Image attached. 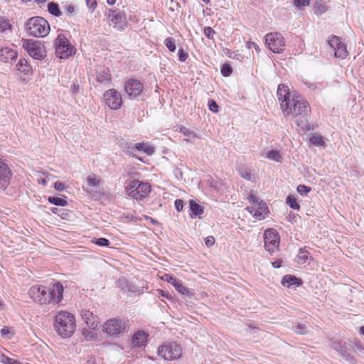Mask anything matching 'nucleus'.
<instances>
[{
    "mask_svg": "<svg viewBox=\"0 0 364 364\" xmlns=\"http://www.w3.org/2000/svg\"><path fill=\"white\" fill-rule=\"evenodd\" d=\"M64 288L60 282L55 283L51 288L34 285L28 291L31 298L39 304H58L63 299Z\"/></svg>",
    "mask_w": 364,
    "mask_h": 364,
    "instance_id": "f03ea898",
    "label": "nucleus"
},
{
    "mask_svg": "<svg viewBox=\"0 0 364 364\" xmlns=\"http://www.w3.org/2000/svg\"><path fill=\"white\" fill-rule=\"evenodd\" d=\"M296 189L297 192L301 195H306L311 191V188L305 185H299Z\"/></svg>",
    "mask_w": 364,
    "mask_h": 364,
    "instance_id": "79ce46f5",
    "label": "nucleus"
},
{
    "mask_svg": "<svg viewBox=\"0 0 364 364\" xmlns=\"http://www.w3.org/2000/svg\"><path fill=\"white\" fill-rule=\"evenodd\" d=\"M79 90V85H74L72 87V91L73 92H77Z\"/></svg>",
    "mask_w": 364,
    "mask_h": 364,
    "instance_id": "052dcab7",
    "label": "nucleus"
},
{
    "mask_svg": "<svg viewBox=\"0 0 364 364\" xmlns=\"http://www.w3.org/2000/svg\"><path fill=\"white\" fill-rule=\"evenodd\" d=\"M309 256V252L302 248L299 250V253L297 255L298 260L300 263H305Z\"/></svg>",
    "mask_w": 364,
    "mask_h": 364,
    "instance_id": "c9c22d12",
    "label": "nucleus"
},
{
    "mask_svg": "<svg viewBox=\"0 0 364 364\" xmlns=\"http://www.w3.org/2000/svg\"><path fill=\"white\" fill-rule=\"evenodd\" d=\"M16 69L24 74H27L29 73L31 68L27 60L23 58L20 59L17 63Z\"/></svg>",
    "mask_w": 364,
    "mask_h": 364,
    "instance_id": "bb28decb",
    "label": "nucleus"
},
{
    "mask_svg": "<svg viewBox=\"0 0 364 364\" xmlns=\"http://www.w3.org/2000/svg\"><path fill=\"white\" fill-rule=\"evenodd\" d=\"M108 18L113 27L119 31L123 30L127 26V19L124 12L109 11Z\"/></svg>",
    "mask_w": 364,
    "mask_h": 364,
    "instance_id": "4468645a",
    "label": "nucleus"
},
{
    "mask_svg": "<svg viewBox=\"0 0 364 364\" xmlns=\"http://www.w3.org/2000/svg\"><path fill=\"white\" fill-rule=\"evenodd\" d=\"M92 242L101 247H109L110 245V242L105 237L93 240Z\"/></svg>",
    "mask_w": 364,
    "mask_h": 364,
    "instance_id": "ea45409f",
    "label": "nucleus"
},
{
    "mask_svg": "<svg viewBox=\"0 0 364 364\" xmlns=\"http://www.w3.org/2000/svg\"><path fill=\"white\" fill-rule=\"evenodd\" d=\"M23 47L29 55L36 60H42L46 55L44 46L38 41L26 40L23 43Z\"/></svg>",
    "mask_w": 364,
    "mask_h": 364,
    "instance_id": "1a4fd4ad",
    "label": "nucleus"
},
{
    "mask_svg": "<svg viewBox=\"0 0 364 364\" xmlns=\"http://www.w3.org/2000/svg\"><path fill=\"white\" fill-rule=\"evenodd\" d=\"M102 330L110 336H119L127 332L126 321L116 318L109 319L104 323Z\"/></svg>",
    "mask_w": 364,
    "mask_h": 364,
    "instance_id": "6e6552de",
    "label": "nucleus"
},
{
    "mask_svg": "<svg viewBox=\"0 0 364 364\" xmlns=\"http://www.w3.org/2000/svg\"><path fill=\"white\" fill-rule=\"evenodd\" d=\"M267 157L277 162H280L282 159L280 153L277 150H272L268 151L267 154Z\"/></svg>",
    "mask_w": 364,
    "mask_h": 364,
    "instance_id": "72a5a7b5",
    "label": "nucleus"
},
{
    "mask_svg": "<svg viewBox=\"0 0 364 364\" xmlns=\"http://www.w3.org/2000/svg\"><path fill=\"white\" fill-rule=\"evenodd\" d=\"M87 6L90 9L94 10L97 6V1L96 0H85Z\"/></svg>",
    "mask_w": 364,
    "mask_h": 364,
    "instance_id": "8fccbe9b",
    "label": "nucleus"
},
{
    "mask_svg": "<svg viewBox=\"0 0 364 364\" xmlns=\"http://www.w3.org/2000/svg\"><path fill=\"white\" fill-rule=\"evenodd\" d=\"M189 208L191 212V217L192 218L196 217L200 218V215L203 213V208L200 204H198L194 200H190Z\"/></svg>",
    "mask_w": 364,
    "mask_h": 364,
    "instance_id": "5701e85b",
    "label": "nucleus"
},
{
    "mask_svg": "<svg viewBox=\"0 0 364 364\" xmlns=\"http://www.w3.org/2000/svg\"><path fill=\"white\" fill-rule=\"evenodd\" d=\"M164 277L166 280L172 284L180 294L182 295L189 294V289L184 287L180 280L168 274H165Z\"/></svg>",
    "mask_w": 364,
    "mask_h": 364,
    "instance_id": "6ab92c4d",
    "label": "nucleus"
},
{
    "mask_svg": "<svg viewBox=\"0 0 364 364\" xmlns=\"http://www.w3.org/2000/svg\"><path fill=\"white\" fill-rule=\"evenodd\" d=\"M143 87L142 83L136 79L128 80L124 84L125 92L129 97H133L139 96L141 93Z\"/></svg>",
    "mask_w": 364,
    "mask_h": 364,
    "instance_id": "2eb2a0df",
    "label": "nucleus"
},
{
    "mask_svg": "<svg viewBox=\"0 0 364 364\" xmlns=\"http://www.w3.org/2000/svg\"><path fill=\"white\" fill-rule=\"evenodd\" d=\"M294 330L299 334H306L310 332L311 326L306 323H299L294 327Z\"/></svg>",
    "mask_w": 364,
    "mask_h": 364,
    "instance_id": "cd10ccee",
    "label": "nucleus"
},
{
    "mask_svg": "<svg viewBox=\"0 0 364 364\" xmlns=\"http://www.w3.org/2000/svg\"><path fill=\"white\" fill-rule=\"evenodd\" d=\"M150 191V185L148 183L141 182L139 180L130 181L127 187V195L136 200L146 197Z\"/></svg>",
    "mask_w": 364,
    "mask_h": 364,
    "instance_id": "423d86ee",
    "label": "nucleus"
},
{
    "mask_svg": "<svg viewBox=\"0 0 364 364\" xmlns=\"http://www.w3.org/2000/svg\"><path fill=\"white\" fill-rule=\"evenodd\" d=\"M48 10L51 14H53L55 16H60L62 14L58 5L54 2L48 3Z\"/></svg>",
    "mask_w": 364,
    "mask_h": 364,
    "instance_id": "473e14b6",
    "label": "nucleus"
},
{
    "mask_svg": "<svg viewBox=\"0 0 364 364\" xmlns=\"http://www.w3.org/2000/svg\"><path fill=\"white\" fill-rule=\"evenodd\" d=\"M309 141L314 146L322 147L325 146V141L323 137L320 135L314 134L310 136Z\"/></svg>",
    "mask_w": 364,
    "mask_h": 364,
    "instance_id": "c85d7f7f",
    "label": "nucleus"
},
{
    "mask_svg": "<svg viewBox=\"0 0 364 364\" xmlns=\"http://www.w3.org/2000/svg\"><path fill=\"white\" fill-rule=\"evenodd\" d=\"M272 265L274 267V268H279L280 267L281 264H280V262H278V261H275V262H273L272 263Z\"/></svg>",
    "mask_w": 364,
    "mask_h": 364,
    "instance_id": "6e6d98bb",
    "label": "nucleus"
},
{
    "mask_svg": "<svg viewBox=\"0 0 364 364\" xmlns=\"http://www.w3.org/2000/svg\"><path fill=\"white\" fill-rule=\"evenodd\" d=\"M147 334L142 331H139L135 333L132 338V346L135 348H141L145 346L147 341Z\"/></svg>",
    "mask_w": 364,
    "mask_h": 364,
    "instance_id": "aec40b11",
    "label": "nucleus"
},
{
    "mask_svg": "<svg viewBox=\"0 0 364 364\" xmlns=\"http://www.w3.org/2000/svg\"><path fill=\"white\" fill-rule=\"evenodd\" d=\"M246 210L252 214L254 218L259 220L264 219L269 212L267 204L262 200L257 204L247 207Z\"/></svg>",
    "mask_w": 364,
    "mask_h": 364,
    "instance_id": "dca6fc26",
    "label": "nucleus"
},
{
    "mask_svg": "<svg viewBox=\"0 0 364 364\" xmlns=\"http://www.w3.org/2000/svg\"><path fill=\"white\" fill-rule=\"evenodd\" d=\"M134 148L137 151H143L148 155H152L155 151L154 147L149 143H136L134 144Z\"/></svg>",
    "mask_w": 364,
    "mask_h": 364,
    "instance_id": "393cba45",
    "label": "nucleus"
},
{
    "mask_svg": "<svg viewBox=\"0 0 364 364\" xmlns=\"http://www.w3.org/2000/svg\"><path fill=\"white\" fill-rule=\"evenodd\" d=\"M74 10H75V8L74 6H71V5H69L68 7H67V11L70 13H73L74 12Z\"/></svg>",
    "mask_w": 364,
    "mask_h": 364,
    "instance_id": "bf43d9fd",
    "label": "nucleus"
},
{
    "mask_svg": "<svg viewBox=\"0 0 364 364\" xmlns=\"http://www.w3.org/2000/svg\"><path fill=\"white\" fill-rule=\"evenodd\" d=\"M232 70L230 65L224 64L221 68V73L224 77H228L232 73Z\"/></svg>",
    "mask_w": 364,
    "mask_h": 364,
    "instance_id": "a19ab883",
    "label": "nucleus"
},
{
    "mask_svg": "<svg viewBox=\"0 0 364 364\" xmlns=\"http://www.w3.org/2000/svg\"><path fill=\"white\" fill-rule=\"evenodd\" d=\"M17 55V52L15 50L8 47L2 48L0 50V58L4 62H8L9 60H14L16 59Z\"/></svg>",
    "mask_w": 364,
    "mask_h": 364,
    "instance_id": "412c9836",
    "label": "nucleus"
},
{
    "mask_svg": "<svg viewBox=\"0 0 364 364\" xmlns=\"http://www.w3.org/2000/svg\"><path fill=\"white\" fill-rule=\"evenodd\" d=\"M158 355L166 360H175L181 356L182 348L176 342L165 343L159 347Z\"/></svg>",
    "mask_w": 364,
    "mask_h": 364,
    "instance_id": "39448f33",
    "label": "nucleus"
},
{
    "mask_svg": "<svg viewBox=\"0 0 364 364\" xmlns=\"http://www.w3.org/2000/svg\"><path fill=\"white\" fill-rule=\"evenodd\" d=\"M205 243L208 247L212 246L215 243V238L213 236L207 237Z\"/></svg>",
    "mask_w": 364,
    "mask_h": 364,
    "instance_id": "3c124183",
    "label": "nucleus"
},
{
    "mask_svg": "<svg viewBox=\"0 0 364 364\" xmlns=\"http://www.w3.org/2000/svg\"><path fill=\"white\" fill-rule=\"evenodd\" d=\"M188 58V54L184 52V50L181 48L178 50V58H179V60L181 61V62H185L186 60Z\"/></svg>",
    "mask_w": 364,
    "mask_h": 364,
    "instance_id": "49530a36",
    "label": "nucleus"
},
{
    "mask_svg": "<svg viewBox=\"0 0 364 364\" xmlns=\"http://www.w3.org/2000/svg\"><path fill=\"white\" fill-rule=\"evenodd\" d=\"M26 29L29 35L41 38L46 36L50 31L48 21L42 17L31 18L26 23Z\"/></svg>",
    "mask_w": 364,
    "mask_h": 364,
    "instance_id": "20e7f679",
    "label": "nucleus"
},
{
    "mask_svg": "<svg viewBox=\"0 0 364 364\" xmlns=\"http://www.w3.org/2000/svg\"><path fill=\"white\" fill-rule=\"evenodd\" d=\"M11 28V24L9 21L4 17L0 16V32H4L5 31Z\"/></svg>",
    "mask_w": 364,
    "mask_h": 364,
    "instance_id": "58836bf2",
    "label": "nucleus"
},
{
    "mask_svg": "<svg viewBox=\"0 0 364 364\" xmlns=\"http://www.w3.org/2000/svg\"><path fill=\"white\" fill-rule=\"evenodd\" d=\"M265 43L273 53H280L284 50V40L279 33H267L265 36Z\"/></svg>",
    "mask_w": 364,
    "mask_h": 364,
    "instance_id": "9d476101",
    "label": "nucleus"
},
{
    "mask_svg": "<svg viewBox=\"0 0 364 364\" xmlns=\"http://www.w3.org/2000/svg\"><path fill=\"white\" fill-rule=\"evenodd\" d=\"M101 181L94 173H91L87 177V183L89 186L98 187L100 186Z\"/></svg>",
    "mask_w": 364,
    "mask_h": 364,
    "instance_id": "c756f323",
    "label": "nucleus"
},
{
    "mask_svg": "<svg viewBox=\"0 0 364 364\" xmlns=\"http://www.w3.org/2000/svg\"><path fill=\"white\" fill-rule=\"evenodd\" d=\"M122 289L124 291H131V292L136 291V287L134 285L127 284L126 287H123Z\"/></svg>",
    "mask_w": 364,
    "mask_h": 364,
    "instance_id": "5fc2aeb1",
    "label": "nucleus"
},
{
    "mask_svg": "<svg viewBox=\"0 0 364 364\" xmlns=\"http://www.w3.org/2000/svg\"><path fill=\"white\" fill-rule=\"evenodd\" d=\"M105 105L111 109L117 110L122 105V98L120 92L114 89L107 90L103 95Z\"/></svg>",
    "mask_w": 364,
    "mask_h": 364,
    "instance_id": "f8f14e48",
    "label": "nucleus"
},
{
    "mask_svg": "<svg viewBox=\"0 0 364 364\" xmlns=\"http://www.w3.org/2000/svg\"><path fill=\"white\" fill-rule=\"evenodd\" d=\"M282 284L284 286L290 287L291 286H299L301 284V280L292 275H285L282 280Z\"/></svg>",
    "mask_w": 364,
    "mask_h": 364,
    "instance_id": "b1692460",
    "label": "nucleus"
},
{
    "mask_svg": "<svg viewBox=\"0 0 364 364\" xmlns=\"http://www.w3.org/2000/svg\"><path fill=\"white\" fill-rule=\"evenodd\" d=\"M204 34L209 39L213 38V35L215 34V31L210 26H207L203 30Z\"/></svg>",
    "mask_w": 364,
    "mask_h": 364,
    "instance_id": "37998d69",
    "label": "nucleus"
},
{
    "mask_svg": "<svg viewBox=\"0 0 364 364\" xmlns=\"http://www.w3.org/2000/svg\"><path fill=\"white\" fill-rule=\"evenodd\" d=\"M251 44H252V47H253V48H255L257 52H259L260 49H259V46H258V45H257V43H254V42H252V43H251Z\"/></svg>",
    "mask_w": 364,
    "mask_h": 364,
    "instance_id": "13d9d810",
    "label": "nucleus"
},
{
    "mask_svg": "<svg viewBox=\"0 0 364 364\" xmlns=\"http://www.w3.org/2000/svg\"><path fill=\"white\" fill-rule=\"evenodd\" d=\"M107 4L112 5L116 2V0H107Z\"/></svg>",
    "mask_w": 364,
    "mask_h": 364,
    "instance_id": "338daca9",
    "label": "nucleus"
},
{
    "mask_svg": "<svg viewBox=\"0 0 364 364\" xmlns=\"http://www.w3.org/2000/svg\"><path fill=\"white\" fill-rule=\"evenodd\" d=\"M239 173L240 176L247 181L251 180L252 178V172L250 168L247 167H241L239 168Z\"/></svg>",
    "mask_w": 364,
    "mask_h": 364,
    "instance_id": "f704fd0d",
    "label": "nucleus"
},
{
    "mask_svg": "<svg viewBox=\"0 0 364 364\" xmlns=\"http://www.w3.org/2000/svg\"><path fill=\"white\" fill-rule=\"evenodd\" d=\"M294 4L298 9H301L303 6H308L309 0H294Z\"/></svg>",
    "mask_w": 364,
    "mask_h": 364,
    "instance_id": "a18cd8bd",
    "label": "nucleus"
},
{
    "mask_svg": "<svg viewBox=\"0 0 364 364\" xmlns=\"http://www.w3.org/2000/svg\"><path fill=\"white\" fill-rule=\"evenodd\" d=\"M38 183L43 184V186H46L47 181L45 178L38 179Z\"/></svg>",
    "mask_w": 364,
    "mask_h": 364,
    "instance_id": "680f3d73",
    "label": "nucleus"
},
{
    "mask_svg": "<svg viewBox=\"0 0 364 364\" xmlns=\"http://www.w3.org/2000/svg\"><path fill=\"white\" fill-rule=\"evenodd\" d=\"M11 172L8 165L0 159V188H6L9 183Z\"/></svg>",
    "mask_w": 364,
    "mask_h": 364,
    "instance_id": "a211bd4d",
    "label": "nucleus"
},
{
    "mask_svg": "<svg viewBox=\"0 0 364 364\" xmlns=\"http://www.w3.org/2000/svg\"><path fill=\"white\" fill-rule=\"evenodd\" d=\"M208 107L209 109L214 113H217L218 112V106L213 100H210L208 101Z\"/></svg>",
    "mask_w": 364,
    "mask_h": 364,
    "instance_id": "c03bdc74",
    "label": "nucleus"
},
{
    "mask_svg": "<svg viewBox=\"0 0 364 364\" xmlns=\"http://www.w3.org/2000/svg\"><path fill=\"white\" fill-rule=\"evenodd\" d=\"M164 43H165L166 46L167 47V48L171 52H174L176 50V43H175V40L173 38L168 37V38H166L164 41Z\"/></svg>",
    "mask_w": 364,
    "mask_h": 364,
    "instance_id": "e433bc0d",
    "label": "nucleus"
},
{
    "mask_svg": "<svg viewBox=\"0 0 364 364\" xmlns=\"http://www.w3.org/2000/svg\"><path fill=\"white\" fill-rule=\"evenodd\" d=\"M175 208L178 212H181L183 208V201L181 199L176 200Z\"/></svg>",
    "mask_w": 364,
    "mask_h": 364,
    "instance_id": "de8ad7c7",
    "label": "nucleus"
},
{
    "mask_svg": "<svg viewBox=\"0 0 364 364\" xmlns=\"http://www.w3.org/2000/svg\"><path fill=\"white\" fill-rule=\"evenodd\" d=\"M360 332L364 335V326L360 327Z\"/></svg>",
    "mask_w": 364,
    "mask_h": 364,
    "instance_id": "774afa93",
    "label": "nucleus"
},
{
    "mask_svg": "<svg viewBox=\"0 0 364 364\" xmlns=\"http://www.w3.org/2000/svg\"><path fill=\"white\" fill-rule=\"evenodd\" d=\"M180 132L187 137L184 140H186L188 142L191 141V138H200V136H198L196 133L190 131L188 128L184 127L180 128Z\"/></svg>",
    "mask_w": 364,
    "mask_h": 364,
    "instance_id": "2f4dec72",
    "label": "nucleus"
},
{
    "mask_svg": "<svg viewBox=\"0 0 364 364\" xmlns=\"http://www.w3.org/2000/svg\"><path fill=\"white\" fill-rule=\"evenodd\" d=\"M53 327L61 338H70L76 329L75 317L68 311H60L54 316Z\"/></svg>",
    "mask_w": 364,
    "mask_h": 364,
    "instance_id": "7ed1b4c3",
    "label": "nucleus"
},
{
    "mask_svg": "<svg viewBox=\"0 0 364 364\" xmlns=\"http://www.w3.org/2000/svg\"><path fill=\"white\" fill-rule=\"evenodd\" d=\"M10 354L11 356L1 354L0 355V362L2 364H21V362L17 359L16 355L11 353Z\"/></svg>",
    "mask_w": 364,
    "mask_h": 364,
    "instance_id": "a878e982",
    "label": "nucleus"
},
{
    "mask_svg": "<svg viewBox=\"0 0 364 364\" xmlns=\"http://www.w3.org/2000/svg\"><path fill=\"white\" fill-rule=\"evenodd\" d=\"M50 211H51L53 213L58 214V212L59 211V209H58V208H50Z\"/></svg>",
    "mask_w": 364,
    "mask_h": 364,
    "instance_id": "e2e57ef3",
    "label": "nucleus"
},
{
    "mask_svg": "<svg viewBox=\"0 0 364 364\" xmlns=\"http://www.w3.org/2000/svg\"><path fill=\"white\" fill-rule=\"evenodd\" d=\"M277 95L284 114L292 116L296 119L295 122L298 127L303 129H306L311 112L308 102L299 95H291L288 86L284 84L278 86Z\"/></svg>",
    "mask_w": 364,
    "mask_h": 364,
    "instance_id": "f257e3e1",
    "label": "nucleus"
},
{
    "mask_svg": "<svg viewBox=\"0 0 364 364\" xmlns=\"http://www.w3.org/2000/svg\"><path fill=\"white\" fill-rule=\"evenodd\" d=\"M54 43L55 55L59 58H68L75 53L74 47L70 43L68 39L64 35H58Z\"/></svg>",
    "mask_w": 364,
    "mask_h": 364,
    "instance_id": "0eeeda50",
    "label": "nucleus"
},
{
    "mask_svg": "<svg viewBox=\"0 0 364 364\" xmlns=\"http://www.w3.org/2000/svg\"><path fill=\"white\" fill-rule=\"evenodd\" d=\"M1 334L4 338H10V329L7 326H4L1 331Z\"/></svg>",
    "mask_w": 364,
    "mask_h": 364,
    "instance_id": "09e8293b",
    "label": "nucleus"
},
{
    "mask_svg": "<svg viewBox=\"0 0 364 364\" xmlns=\"http://www.w3.org/2000/svg\"><path fill=\"white\" fill-rule=\"evenodd\" d=\"M279 240L280 238L276 230L268 228L264 230V242L267 251L273 253L278 250Z\"/></svg>",
    "mask_w": 364,
    "mask_h": 364,
    "instance_id": "9b49d317",
    "label": "nucleus"
},
{
    "mask_svg": "<svg viewBox=\"0 0 364 364\" xmlns=\"http://www.w3.org/2000/svg\"><path fill=\"white\" fill-rule=\"evenodd\" d=\"M306 85L308 86L309 88L314 90L315 88V85L312 83H307L306 82Z\"/></svg>",
    "mask_w": 364,
    "mask_h": 364,
    "instance_id": "0e129e2a",
    "label": "nucleus"
},
{
    "mask_svg": "<svg viewBox=\"0 0 364 364\" xmlns=\"http://www.w3.org/2000/svg\"><path fill=\"white\" fill-rule=\"evenodd\" d=\"M249 201L252 203V205H255L257 204V203H259L261 200H259L256 196L252 193L250 195Z\"/></svg>",
    "mask_w": 364,
    "mask_h": 364,
    "instance_id": "864d4df0",
    "label": "nucleus"
},
{
    "mask_svg": "<svg viewBox=\"0 0 364 364\" xmlns=\"http://www.w3.org/2000/svg\"><path fill=\"white\" fill-rule=\"evenodd\" d=\"M317 9L319 10L320 14L324 13L326 11L324 6H318Z\"/></svg>",
    "mask_w": 364,
    "mask_h": 364,
    "instance_id": "4d7b16f0",
    "label": "nucleus"
},
{
    "mask_svg": "<svg viewBox=\"0 0 364 364\" xmlns=\"http://www.w3.org/2000/svg\"><path fill=\"white\" fill-rule=\"evenodd\" d=\"M110 76L111 75L107 68L100 67L97 70V80L102 84L107 83L109 81Z\"/></svg>",
    "mask_w": 364,
    "mask_h": 364,
    "instance_id": "4be33fe9",
    "label": "nucleus"
},
{
    "mask_svg": "<svg viewBox=\"0 0 364 364\" xmlns=\"http://www.w3.org/2000/svg\"><path fill=\"white\" fill-rule=\"evenodd\" d=\"M157 291L161 294V296H166V297H167V298H168V294H164V291H162V290H161V289H158Z\"/></svg>",
    "mask_w": 364,
    "mask_h": 364,
    "instance_id": "69168bd1",
    "label": "nucleus"
},
{
    "mask_svg": "<svg viewBox=\"0 0 364 364\" xmlns=\"http://www.w3.org/2000/svg\"><path fill=\"white\" fill-rule=\"evenodd\" d=\"M82 319L91 329H96L100 323L99 317L88 309H82L80 312Z\"/></svg>",
    "mask_w": 364,
    "mask_h": 364,
    "instance_id": "f3484780",
    "label": "nucleus"
},
{
    "mask_svg": "<svg viewBox=\"0 0 364 364\" xmlns=\"http://www.w3.org/2000/svg\"><path fill=\"white\" fill-rule=\"evenodd\" d=\"M65 198H66V197H64L63 198H59V197H55V196H50V197H48V200L50 203L55 205L65 206L68 203Z\"/></svg>",
    "mask_w": 364,
    "mask_h": 364,
    "instance_id": "7c9ffc66",
    "label": "nucleus"
},
{
    "mask_svg": "<svg viewBox=\"0 0 364 364\" xmlns=\"http://www.w3.org/2000/svg\"><path fill=\"white\" fill-rule=\"evenodd\" d=\"M54 188L57 191H62L65 189V185L60 181H57L54 184Z\"/></svg>",
    "mask_w": 364,
    "mask_h": 364,
    "instance_id": "603ef678",
    "label": "nucleus"
},
{
    "mask_svg": "<svg viewBox=\"0 0 364 364\" xmlns=\"http://www.w3.org/2000/svg\"><path fill=\"white\" fill-rule=\"evenodd\" d=\"M328 43L334 50L335 57L344 59L348 55L346 45L341 42L338 36H334L330 38Z\"/></svg>",
    "mask_w": 364,
    "mask_h": 364,
    "instance_id": "ddd939ff",
    "label": "nucleus"
},
{
    "mask_svg": "<svg viewBox=\"0 0 364 364\" xmlns=\"http://www.w3.org/2000/svg\"><path fill=\"white\" fill-rule=\"evenodd\" d=\"M287 203L289 205L290 208L294 210H299L300 208L299 203L296 202V198L293 196H287Z\"/></svg>",
    "mask_w": 364,
    "mask_h": 364,
    "instance_id": "4c0bfd02",
    "label": "nucleus"
}]
</instances>
